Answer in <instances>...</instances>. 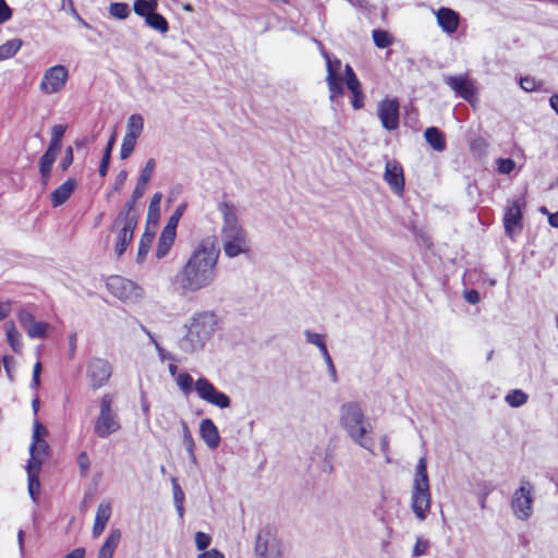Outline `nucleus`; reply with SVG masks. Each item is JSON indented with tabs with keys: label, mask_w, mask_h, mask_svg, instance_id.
<instances>
[{
	"label": "nucleus",
	"mask_w": 558,
	"mask_h": 558,
	"mask_svg": "<svg viewBox=\"0 0 558 558\" xmlns=\"http://www.w3.org/2000/svg\"><path fill=\"white\" fill-rule=\"evenodd\" d=\"M162 194L160 192L155 193L149 202L147 217L148 219H158L160 216V204Z\"/></svg>",
	"instance_id": "obj_45"
},
{
	"label": "nucleus",
	"mask_w": 558,
	"mask_h": 558,
	"mask_svg": "<svg viewBox=\"0 0 558 558\" xmlns=\"http://www.w3.org/2000/svg\"><path fill=\"white\" fill-rule=\"evenodd\" d=\"M424 137L428 145L436 151H444L446 149L445 135L437 128H427L424 132Z\"/></svg>",
	"instance_id": "obj_26"
},
{
	"label": "nucleus",
	"mask_w": 558,
	"mask_h": 558,
	"mask_svg": "<svg viewBox=\"0 0 558 558\" xmlns=\"http://www.w3.org/2000/svg\"><path fill=\"white\" fill-rule=\"evenodd\" d=\"M147 185H148V183L137 180V183L132 193L131 199H129L122 208H128L130 206V213L138 214L135 209V203L137 202V199L143 197V195L146 192Z\"/></svg>",
	"instance_id": "obj_33"
},
{
	"label": "nucleus",
	"mask_w": 558,
	"mask_h": 558,
	"mask_svg": "<svg viewBox=\"0 0 558 558\" xmlns=\"http://www.w3.org/2000/svg\"><path fill=\"white\" fill-rule=\"evenodd\" d=\"M304 335H305V338H306V341L311 344H314L316 345L317 348L323 343L325 342L324 339H323V336L319 335V333H316V332H313L311 330H305L304 331Z\"/></svg>",
	"instance_id": "obj_56"
},
{
	"label": "nucleus",
	"mask_w": 558,
	"mask_h": 558,
	"mask_svg": "<svg viewBox=\"0 0 558 558\" xmlns=\"http://www.w3.org/2000/svg\"><path fill=\"white\" fill-rule=\"evenodd\" d=\"M48 329L49 324L35 320L25 331L29 338H46Z\"/></svg>",
	"instance_id": "obj_39"
},
{
	"label": "nucleus",
	"mask_w": 558,
	"mask_h": 558,
	"mask_svg": "<svg viewBox=\"0 0 558 558\" xmlns=\"http://www.w3.org/2000/svg\"><path fill=\"white\" fill-rule=\"evenodd\" d=\"M186 209V204H181L175 208L173 214L170 216V218L167 221V225L163 227L165 229L177 231V227L179 225V221L181 217L184 214V210Z\"/></svg>",
	"instance_id": "obj_46"
},
{
	"label": "nucleus",
	"mask_w": 558,
	"mask_h": 558,
	"mask_svg": "<svg viewBox=\"0 0 558 558\" xmlns=\"http://www.w3.org/2000/svg\"><path fill=\"white\" fill-rule=\"evenodd\" d=\"M40 372H41V364L39 362H37L33 368V378H32V386L35 389L39 386V383H40L39 381Z\"/></svg>",
	"instance_id": "obj_63"
},
{
	"label": "nucleus",
	"mask_w": 558,
	"mask_h": 558,
	"mask_svg": "<svg viewBox=\"0 0 558 558\" xmlns=\"http://www.w3.org/2000/svg\"><path fill=\"white\" fill-rule=\"evenodd\" d=\"M23 43L21 39H11L0 46V61L14 57L21 49Z\"/></svg>",
	"instance_id": "obj_31"
},
{
	"label": "nucleus",
	"mask_w": 558,
	"mask_h": 558,
	"mask_svg": "<svg viewBox=\"0 0 558 558\" xmlns=\"http://www.w3.org/2000/svg\"><path fill=\"white\" fill-rule=\"evenodd\" d=\"M12 17V10L5 2V0H0V25L5 23Z\"/></svg>",
	"instance_id": "obj_54"
},
{
	"label": "nucleus",
	"mask_w": 558,
	"mask_h": 558,
	"mask_svg": "<svg viewBox=\"0 0 558 558\" xmlns=\"http://www.w3.org/2000/svg\"><path fill=\"white\" fill-rule=\"evenodd\" d=\"M534 494V484L526 476H522L510 500L511 510L518 520L527 521L532 517Z\"/></svg>",
	"instance_id": "obj_8"
},
{
	"label": "nucleus",
	"mask_w": 558,
	"mask_h": 558,
	"mask_svg": "<svg viewBox=\"0 0 558 558\" xmlns=\"http://www.w3.org/2000/svg\"><path fill=\"white\" fill-rule=\"evenodd\" d=\"M432 505L429 481L427 475L426 458L422 457L415 468L413 485L411 489V509L418 521H424Z\"/></svg>",
	"instance_id": "obj_5"
},
{
	"label": "nucleus",
	"mask_w": 558,
	"mask_h": 558,
	"mask_svg": "<svg viewBox=\"0 0 558 558\" xmlns=\"http://www.w3.org/2000/svg\"><path fill=\"white\" fill-rule=\"evenodd\" d=\"M111 375L112 365L107 359L93 356L87 361L86 377L92 389L97 390L107 385Z\"/></svg>",
	"instance_id": "obj_12"
},
{
	"label": "nucleus",
	"mask_w": 558,
	"mask_h": 558,
	"mask_svg": "<svg viewBox=\"0 0 558 558\" xmlns=\"http://www.w3.org/2000/svg\"><path fill=\"white\" fill-rule=\"evenodd\" d=\"M77 463H78L81 475L84 476V477L87 476L88 471H89V466H90V461H89V458H88V456H87V453L85 451H82L78 454Z\"/></svg>",
	"instance_id": "obj_52"
},
{
	"label": "nucleus",
	"mask_w": 558,
	"mask_h": 558,
	"mask_svg": "<svg viewBox=\"0 0 558 558\" xmlns=\"http://www.w3.org/2000/svg\"><path fill=\"white\" fill-rule=\"evenodd\" d=\"M111 517V505L108 501H102L98 505L95 515V523L107 524Z\"/></svg>",
	"instance_id": "obj_42"
},
{
	"label": "nucleus",
	"mask_w": 558,
	"mask_h": 558,
	"mask_svg": "<svg viewBox=\"0 0 558 558\" xmlns=\"http://www.w3.org/2000/svg\"><path fill=\"white\" fill-rule=\"evenodd\" d=\"M131 13L130 7L124 2H112L109 5V14L118 20H125Z\"/></svg>",
	"instance_id": "obj_40"
},
{
	"label": "nucleus",
	"mask_w": 558,
	"mask_h": 558,
	"mask_svg": "<svg viewBox=\"0 0 558 558\" xmlns=\"http://www.w3.org/2000/svg\"><path fill=\"white\" fill-rule=\"evenodd\" d=\"M108 290L122 301H135L143 294V290L130 279L112 276L107 280Z\"/></svg>",
	"instance_id": "obj_13"
},
{
	"label": "nucleus",
	"mask_w": 558,
	"mask_h": 558,
	"mask_svg": "<svg viewBox=\"0 0 558 558\" xmlns=\"http://www.w3.org/2000/svg\"><path fill=\"white\" fill-rule=\"evenodd\" d=\"M69 80V70L66 66L57 64L45 70L39 82V90L41 94L50 96L61 93Z\"/></svg>",
	"instance_id": "obj_11"
},
{
	"label": "nucleus",
	"mask_w": 558,
	"mask_h": 558,
	"mask_svg": "<svg viewBox=\"0 0 558 558\" xmlns=\"http://www.w3.org/2000/svg\"><path fill=\"white\" fill-rule=\"evenodd\" d=\"M182 427V444L189 454V458L192 463H196V456H195V441L192 436V433L186 424V422H181Z\"/></svg>",
	"instance_id": "obj_29"
},
{
	"label": "nucleus",
	"mask_w": 558,
	"mask_h": 558,
	"mask_svg": "<svg viewBox=\"0 0 558 558\" xmlns=\"http://www.w3.org/2000/svg\"><path fill=\"white\" fill-rule=\"evenodd\" d=\"M314 41L317 44L320 54L326 61V83L329 90V99L333 101L337 97L344 94L342 86L343 77L341 75L342 62L340 59L328 53L320 41L316 39Z\"/></svg>",
	"instance_id": "obj_9"
},
{
	"label": "nucleus",
	"mask_w": 558,
	"mask_h": 558,
	"mask_svg": "<svg viewBox=\"0 0 558 558\" xmlns=\"http://www.w3.org/2000/svg\"><path fill=\"white\" fill-rule=\"evenodd\" d=\"M145 23L150 28L160 32L161 34H166L169 31V25L167 20L159 13L153 12L147 16Z\"/></svg>",
	"instance_id": "obj_32"
},
{
	"label": "nucleus",
	"mask_w": 558,
	"mask_h": 558,
	"mask_svg": "<svg viewBox=\"0 0 558 558\" xmlns=\"http://www.w3.org/2000/svg\"><path fill=\"white\" fill-rule=\"evenodd\" d=\"M138 217V214L130 213L129 206L121 208L113 220L110 231L116 234L114 254L117 257H121L132 242Z\"/></svg>",
	"instance_id": "obj_6"
},
{
	"label": "nucleus",
	"mask_w": 558,
	"mask_h": 558,
	"mask_svg": "<svg viewBox=\"0 0 558 558\" xmlns=\"http://www.w3.org/2000/svg\"><path fill=\"white\" fill-rule=\"evenodd\" d=\"M437 24L448 35L457 32L460 23L459 14L449 8H440L435 11Z\"/></svg>",
	"instance_id": "obj_18"
},
{
	"label": "nucleus",
	"mask_w": 558,
	"mask_h": 558,
	"mask_svg": "<svg viewBox=\"0 0 558 558\" xmlns=\"http://www.w3.org/2000/svg\"><path fill=\"white\" fill-rule=\"evenodd\" d=\"M2 361L8 377L10 378V380H13V371L15 367L14 359L12 356L4 355L2 357Z\"/></svg>",
	"instance_id": "obj_57"
},
{
	"label": "nucleus",
	"mask_w": 558,
	"mask_h": 558,
	"mask_svg": "<svg viewBox=\"0 0 558 558\" xmlns=\"http://www.w3.org/2000/svg\"><path fill=\"white\" fill-rule=\"evenodd\" d=\"M218 211L222 217L220 238L222 250L228 258H235L251 252L247 233L239 219L238 206L229 201H221Z\"/></svg>",
	"instance_id": "obj_2"
},
{
	"label": "nucleus",
	"mask_w": 558,
	"mask_h": 558,
	"mask_svg": "<svg viewBox=\"0 0 558 558\" xmlns=\"http://www.w3.org/2000/svg\"><path fill=\"white\" fill-rule=\"evenodd\" d=\"M136 143L137 138L124 134L120 148V158L122 160L131 156L136 146Z\"/></svg>",
	"instance_id": "obj_44"
},
{
	"label": "nucleus",
	"mask_w": 558,
	"mask_h": 558,
	"mask_svg": "<svg viewBox=\"0 0 558 558\" xmlns=\"http://www.w3.org/2000/svg\"><path fill=\"white\" fill-rule=\"evenodd\" d=\"M144 131V118L140 113H133L128 118L125 135L140 138Z\"/></svg>",
	"instance_id": "obj_27"
},
{
	"label": "nucleus",
	"mask_w": 558,
	"mask_h": 558,
	"mask_svg": "<svg viewBox=\"0 0 558 558\" xmlns=\"http://www.w3.org/2000/svg\"><path fill=\"white\" fill-rule=\"evenodd\" d=\"M77 187V181L73 178H69L59 187L51 193V205L52 207H59L63 205L73 194Z\"/></svg>",
	"instance_id": "obj_21"
},
{
	"label": "nucleus",
	"mask_w": 558,
	"mask_h": 558,
	"mask_svg": "<svg viewBox=\"0 0 558 558\" xmlns=\"http://www.w3.org/2000/svg\"><path fill=\"white\" fill-rule=\"evenodd\" d=\"M195 391L202 400L206 401L211 405H215L219 409H227L230 407V398L225 392L219 391L205 377H199L195 381Z\"/></svg>",
	"instance_id": "obj_14"
},
{
	"label": "nucleus",
	"mask_w": 558,
	"mask_h": 558,
	"mask_svg": "<svg viewBox=\"0 0 558 558\" xmlns=\"http://www.w3.org/2000/svg\"><path fill=\"white\" fill-rule=\"evenodd\" d=\"M520 86L525 92H533L536 89V82L533 77H522L520 80Z\"/></svg>",
	"instance_id": "obj_60"
},
{
	"label": "nucleus",
	"mask_w": 558,
	"mask_h": 558,
	"mask_svg": "<svg viewBox=\"0 0 558 558\" xmlns=\"http://www.w3.org/2000/svg\"><path fill=\"white\" fill-rule=\"evenodd\" d=\"M364 99H365V96L363 94V90L362 92H357L356 94H352V107L355 109V110H359L361 108L364 107Z\"/></svg>",
	"instance_id": "obj_61"
},
{
	"label": "nucleus",
	"mask_w": 558,
	"mask_h": 558,
	"mask_svg": "<svg viewBox=\"0 0 558 558\" xmlns=\"http://www.w3.org/2000/svg\"><path fill=\"white\" fill-rule=\"evenodd\" d=\"M58 154H59L58 151L47 149L45 151V154L40 157L39 172H40V177H41V183L45 186L48 184L52 165L54 163Z\"/></svg>",
	"instance_id": "obj_25"
},
{
	"label": "nucleus",
	"mask_w": 558,
	"mask_h": 558,
	"mask_svg": "<svg viewBox=\"0 0 558 558\" xmlns=\"http://www.w3.org/2000/svg\"><path fill=\"white\" fill-rule=\"evenodd\" d=\"M47 434L46 427L40 424L38 421L34 422V428H33V441L36 440H45L44 436Z\"/></svg>",
	"instance_id": "obj_55"
},
{
	"label": "nucleus",
	"mask_w": 558,
	"mask_h": 558,
	"mask_svg": "<svg viewBox=\"0 0 558 558\" xmlns=\"http://www.w3.org/2000/svg\"><path fill=\"white\" fill-rule=\"evenodd\" d=\"M121 536L122 534L119 529L112 530L107 536L102 546L100 547L97 558H112L121 541Z\"/></svg>",
	"instance_id": "obj_24"
},
{
	"label": "nucleus",
	"mask_w": 558,
	"mask_h": 558,
	"mask_svg": "<svg viewBox=\"0 0 558 558\" xmlns=\"http://www.w3.org/2000/svg\"><path fill=\"white\" fill-rule=\"evenodd\" d=\"M175 383L185 395L190 393L192 389H195V381L192 376L187 373H180L175 377Z\"/></svg>",
	"instance_id": "obj_43"
},
{
	"label": "nucleus",
	"mask_w": 558,
	"mask_h": 558,
	"mask_svg": "<svg viewBox=\"0 0 558 558\" xmlns=\"http://www.w3.org/2000/svg\"><path fill=\"white\" fill-rule=\"evenodd\" d=\"M156 168V161L154 158H149L144 168L141 170L140 177L137 180L148 183L154 174Z\"/></svg>",
	"instance_id": "obj_47"
},
{
	"label": "nucleus",
	"mask_w": 558,
	"mask_h": 558,
	"mask_svg": "<svg viewBox=\"0 0 558 558\" xmlns=\"http://www.w3.org/2000/svg\"><path fill=\"white\" fill-rule=\"evenodd\" d=\"M114 142H116V137H114V135H112L110 137V140L108 141V143H107V146H106L105 151H104L102 159H101L100 165H99L98 172H99L100 177H106V174H107V171H108V168H109L110 158H111V151H112Z\"/></svg>",
	"instance_id": "obj_38"
},
{
	"label": "nucleus",
	"mask_w": 558,
	"mask_h": 558,
	"mask_svg": "<svg viewBox=\"0 0 558 558\" xmlns=\"http://www.w3.org/2000/svg\"><path fill=\"white\" fill-rule=\"evenodd\" d=\"M48 444L46 440L33 441L29 448L31 459L28 460L27 468L32 470H40L44 459L48 454Z\"/></svg>",
	"instance_id": "obj_22"
},
{
	"label": "nucleus",
	"mask_w": 558,
	"mask_h": 558,
	"mask_svg": "<svg viewBox=\"0 0 558 558\" xmlns=\"http://www.w3.org/2000/svg\"><path fill=\"white\" fill-rule=\"evenodd\" d=\"M215 327L216 318L213 313L195 314L187 325L186 333L178 342L179 348L189 354L202 350L214 333Z\"/></svg>",
	"instance_id": "obj_4"
},
{
	"label": "nucleus",
	"mask_w": 558,
	"mask_h": 558,
	"mask_svg": "<svg viewBox=\"0 0 558 558\" xmlns=\"http://www.w3.org/2000/svg\"><path fill=\"white\" fill-rule=\"evenodd\" d=\"M464 298L470 304H476L480 302V294L476 290L466 291L464 293Z\"/></svg>",
	"instance_id": "obj_64"
},
{
	"label": "nucleus",
	"mask_w": 558,
	"mask_h": 558,
	"mask_svg": "<svg viewBox=\"0 0 558 558\" xmlns=\"http://www.w3.org/2000/svg\"><path fill=\"white\" fill-rule=\"evenodd\" d=\"M497 165L498 172L502 174H509L515 167V162L511 158H499Z\"/></svg>",
	"instance_id": "obj_49"
},
{
	"label": "nucleus",
	"mask_w": 558,
	"mask_h": 558,
	"mask_svg": "<svg viewBox=\"0 0 558 558\" xmlns=\"http://www.w3.org/2000/svg\"><path fill=\"white\" fill-rule=\"evenodd\" d=\"M384 180L397 194L402 195L404 191L403 169L397 160H388L385 167Z\"/></svg>",
	"instance_id": "obj_17"
},
{
	"label": "nucleus",
	"mask_w": 558,
	"mask_h": 558,
	"mask_svg": "<svg viewBox=\"0 0 558 558\" xmlns=\"http://www.w3.org/2000/svg\"><path fill=\"white\" fill-rule=\"evenodd\" d=\"M254 554L255 558L282 557V545L271 527L266 526L257 533Z\"/></svg>",
	"instance_id": "obj_10"
},
{
	"label": "nucleus",
	"mask_w": 558,
	"mask_h": 558,
	"mask_svg": "<svg viewBox=\"0 0 558 558\" xmlns=\"http://www.w3.org/2000/svg\"><path fill=\"white\" fill-rule=\"evenodd\" d=\"M72 162H73V149H72V147H68L64 151V156L62 158L60 167L63 171H65L71 166Z\"/></svg>",
	"instance_id": "obj_59"
},
{
	"label": "nucleus",
	"mask_w": 558,
	"mask_h": 558,
	"mask_svg": "<svg viewBox=\"0 0 558 558\" xmlns=\"http://www.w3.org/2000/svg\"><path fill=\"white\" fill-rule=\"evenodd\" d=\"M17 319L22 328L25 330L28 326L35 322L34 315L27 310H20L17 312Z\"/></svg>",
	"instance_id": "obj_50"
},
{
	"label": "nucleus",
	"mask_w": 558,
	"mask_h": 558,
	"mask_svg": "<svg viewBox=\"0 0 558 558\" xmlns=\"http://www.w3.org/2000/svg\"><path fill=\"white\" fill-rule=\"evenodd\" d=\"M199 435L204 442L215 449L220 444V436L217 426L210 418H204L199 424Z\"/></svg>",
	"instance_id": "obj_20"
},
{
	"label": "nucleus",
	"mask_w": 558,
	"mask_h": 558,
	"mask_svg": "<svg viewBox=\"0 0 558 558\" xmlns=\"http://www.w3.org/2000/svg\"><path fill=\"white\" fill-rule=\"evenodd\" d=\"M175 236H177V231H171V230H168L165 228L162 229V231L159 235V239H158L156 251H155V256L158 259H162L163 257H166L168 255V253L170 252V250L174 243Z\"/></svg>",
	"instance_id": "obj_23"
},
{
	"label": "nucleus",
	"mask_w": 558,
	"mask_h": 558,
	"mask_svg": "<svg viewBox=\"0 0 558 558\" xmlns=\"http://www.w3.org/2000/svg\"><path fill=\"white\" fill-rule=\"evenodd\" d=\"M126 178H128V172L125 170H121L117 174L114 185H113L114 191H120L122 189V186L124 185V183L126 181Z\"/></svg>",
	"instance_id": "obj_62"
},
{
	"label": "nucleus",
	"mask_w": 558,
	"mask_h": 558,
	"mask_svg": "<svg viewBox=\"0 0 558 558\" xmlns=\"http://www.w3.org/2000/svg\"><path fill=\"white\" fill-rule=\"evenodd\" d=\"M345 85L352 94L362 92V85H361V82L359 81L357 76L356 77L351 76V78L345 80Z\"/></svg>",
	"instance_id": "obj_58"
},
{
	"label": "nucleus",
	"mask_w": 558,
	"mask_h": 558,
	"mask_svg": "<svg viewBox=\"0 0 558 558\" xmlns=\"http://www.w3.org/2000/svg\"><path fill=\"white\" fill-rule=\"evenodd\" d=\"M506 402L512 408H519L526 403L527 395L521 389H514L506 395Z\"/></svg>",
	"instance_id": "obj_37"
},
{
	"label": "nucleus",
	"mask_w": 558,
	"mask_h": 558,
	"mask_svg": "<svg viewBox=\"0 0 558 558\" xmlns=\"http://www.w3.org/2000/svg\"><path fill=\"white\" fill-rule=\"evenodd\" d=\"M428 547H429V543L427 539H425L423 537H417L415 545L413 547V550H412V556L413 557L424 556L426 554Z\"/></svg>",
	"instance_id": "obj_48"
},
{
	"label": "nucleus",
	"mask_w": 558,
	"mask_h": 558,
	"mask_svg": "<svg viewBox=\"0 0 558 558\" xmlns=\"http://www.w3.org/2000/svg\"><path fill=\"white\" fill-rule=\"evenodd\" d=\"M340 424L353 442L374 453L372 425L357 402H347L340 408Z\"/></svg>",
	"instance_id": "obj_3"
},
{
	"label": "nucleus",
	"mask_w": 558,
	"mask_h": 558,
	"mask_svg": "<svg viewBox=\"0 0 558 558\" xmlns=\"http://www.w3.org/2000/svg\"><path fill=\"white\" fill-rule=\"evenodd\" d=\"M134 12L140 15L147 19L148 15H150L153 12L148 9L146 4V0H135L133 4Z\"/></svg>",
	"instance_id": "obj_53"
},
{
	"label": "nucleus",
	"mask_w": 558,
	"mask_h": 558,
	"mask_svg": "<svg viewBox=\"0 0 558 558\" xmlns=\"http://www.w3.org/2000/svg\"><path fill=\"white\" fill-rule=\"evenodd\" d=\"M171 485H172V494H173V502L175 510L178 512V515L181 520L184 518V500L185 495L182 490L179 481L177 477H171Z\"/></svg>",
	"instance_id": "obj_28"
},
{
	"label": "nucleus",
	"mask_w": 558,
	"mask_h": 558,
	"mask_svg": "<svg viewBox=\"0 0 558 558\" xmlns=\"http://www.w3.org/2000/svg\"><path fill=\"white\" fill-rule=\"evenodd\" d=\"M65 132V126L61 124H57L52 126L51 130V140L48 146V149L53 151H60L61 149V140L63 137V134Z\"/></svg>",
	"instance_id": "obj_36"
},
{
	"label": "nucleus",
	"mask_w": 558,
	"mask_h": 558,
	"mask_svg": "<svg viewBox=\"0 0 558 558\" xmlns=\"http://www.w3.org/2000/svg\"><path fill=\"white\" fill-rule=\"evenodd\" d=\"M445 83L461 98L474 105L477 100V88L466 74L447 75Z\"/></svg>",
	"instance_id": "obj_15"
},
{
	"label": "nucleus",
	"mask_w": 558,
	"mask_h": 558,
	"mask_svg": "<svg viewBox=\"0 0 558 558\" xmlns=\"http://www.w3.org/2000/svg\"><path fill=\"white\" fill-rule=\"evenodd\" d=\"M220 248L215 236L201 240L174 277L183 293H196L213 286L218 276Z\"/></svg>",
	"instance_id": "obj_1"
},
{
	"label": "nucleus",
	"mask_w": 558,
	"mask_h": 558,
	"mask_svg": "<svg viewBox=\"0 0 558 558\" xmlns=\"http://www.w3.org/2000/svg\"><path fill=\"white\" fill-rule=\"evenodd\" d=\"M372 36L375 46L381 49L389 47L393 40L392 36L383 29H374Z\"/></svg>",
	"instance_id": "obj_41"
},
{
	"label": "nucleus",
	"mask_w": 558,
	"mask_h": 558,
	"mask_svg": "<svg viewBox=\"0 0 558 558\" xmlns=\"http://www.w3.org/2000/svg\"><path fill=\"white\" fill-rule=\"evenodd\" d=\"M377 116L384 129L393 131L399 126V102L385 98L378 104Z\"/></svg>",
	"instance_id": "obj_16"
},
{
	"label": "nucleus",
	"mask_w": 558,
	"mask_h": 558,
	"mask_svg": "<svg viewBox=\"0 0 558 558\" xmlns=\"http://www.w3.org/2000/svg\"><path fill=\"white\" fill-rule=\"evenodd\" d=\"M5 333H7V340L9 342V345L11 349L20 353L22 351L23 344H22V336L16 330L13 323H7L5 324Z\"/></svg>",
	"instance_id": "obj_30"
},
{
	"label": "nucleus",
	"mask_w": 558,
	"mask_h": 558,
	"mask_svg": "<svg viewBox=\"0 0 558 558\" xmlns=\"http://www.w3.org/2000/svg\"><path fill=\"white\" fill-rule=\"evenodd\" d=\"M40 470H32L27 469V475H28V493L31 498L34 501H37L39 489H40V483L38 480V473Z\"/></svg>",
	"instance_id": "obj_34"
},
{
	"label": "nucleus",
	"mask_w": 558,
	"mask_h": 558,
	"mask_svg": "<svg viewBox=\"0 0 558 558\" xmlns=\"http://www.w3.org/2000/svg\"><path fill=\"white\" fill-rule=\"evenodd\" d=\"M153 239H154V234L148 233V232H145L142 235L140 243H138V250H137V257H136L137 263H143V260L147 256V254L150 250L151 243H153Z\"/></svg>",
	"instance_id": "obj_35"
},
{
	"label": "nucleus",
	"mask_w": 558,
	"mask_h": 558,
	"mask_svg": "<svg viewBox=\"0 0 558 558\" xmlns=\"http://www.w3.org/2000/svg\"><path fill=\"white\" fill-rule=\"evenodd\" d=\"M211 542V537L204 532H196L195 546L198 550H205Z\"/></svg>",
	"instance_id": "obj_51"
},
{
	"label": "nucleus",
	"mask_w": 558,
	"mask_h": 558,
	"mask_svg": "<svg viewBox=\"0 0 558 558\" xmlns=\"http://www.w3.org/2000/svg\"><path fill=\"white\" fill-rule=\"evenodd\" d=\"M114 405V396L105 393L99 400V414L94 424V433L99 438H108L121 429V423Z\"/></svg>",
	"instance_id": "obj_7"
},
{
	"label": "nucleus",
	"mask_w": 558,
	"mask_h": 558,
	"mask_svg": "<svg viewBox=\"0 0 558 558\" xmlns=\"http://www.w3.org/2000/svg\"><path fill=\"white\" fill-rule=\"evenodd\" d=\"M521 206L518 202H512L507 206L504 217V226L508 235L511 236L517 228L521 229Z\"/></svg>",
	"instance_id": "obj_19"
}]
</instances>
